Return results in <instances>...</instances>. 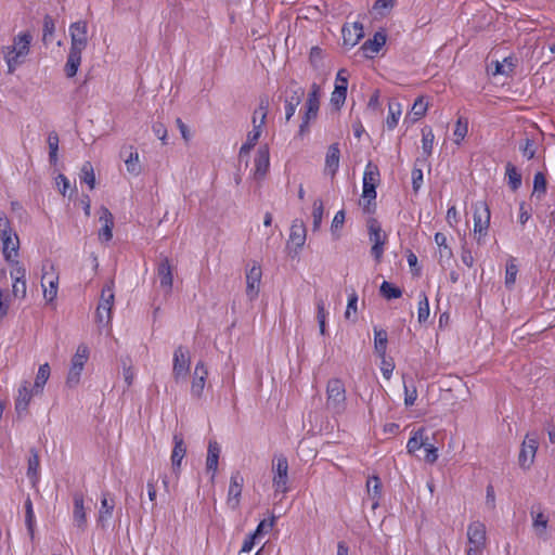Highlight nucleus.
I'll list each match as a JSON object with an SVG mask.
<instances>
[{"label": "nucleus", "mask_w": 555, "mask_h": 555, "mask_svg": "<svg viewBox=\"0 0 555 555\" xmlns=\"http://www.w3.org/2000/svg\"><path fill=\"white\" fill-rule=\"evenodd\" d=\"M33 36L29 31H22L13 37L12 41L1 47L0 53L8 66V74H13L26 62L30 52Z\"/></svg>", "instance_id": "obj_1"}, {"label": "nucleus", "mask_w": 555, "mask_h": 555, "mask_svg": "<svg viewBox=\"0 0 555 555\" xmlns=\"http://www.w3.org/2000/svg\"><path fill=\"white\" fill-rule=\"evenodd\" d=\"M89 347L85 343L79 344L69 361L65 379L66 387L73 389L80 384L81 375L85 370V365L89 360Z\"/></svg>", "instance_id": "obj_2"}, {"label": "nucleus", "mask_w": 555, "mask_h": 555, "mask_svg": "<svg viewBox=\"0 0 555 555\" xmlns=\"http://www.w3.org/2000/svg\"><path fill=\"white\" fill-rule=\"evenodd\" d=\"M474 209V238L478 245L485 243L490 225V209L486 202L479 201L473 205Z\"/></svg>", "instance_id": "obj_3"}, {"label": "nucleus", "mask_w": 555, "mask_h": 555, "mask_svg": "<svg viewBox=\"0 0 555 555\" xmlns=\"http://www.w3.org/2000/svg\"><path fill=\"white\" fill-rule=\"evenodd\" d=\"M326 406L334 413L340 414L346 408V389L338 378H332L326 385Z\"/></svg>", "instance_id": "obj_4"}, {"label": "nucleus", "mask_w": 555, "mask_h": 555, "mask_svg": "<svg viewBox=\"0 0 555 555\" xmlns=\"http://www.w3.org/2000/svg\"><path fill=\"white\" fill-rule=\"evenodd\" d=\"M468 547L466 555H480L487 545V530L483 522L474 520L467 527Z\"/></svg>", "instance_id": "obj_5"}, {"label": "nucleus", "mask_w": 555, "mask_h": 555, "mask_svg": "<svg viewBox=\"0 0 555 555\" xmlns=\"http://www.w3.org/2000/svg\"><path fill=\"white\" fill-rule=\"evenodd\" d=\"M114 283L109 281L101 292L100 301L96 308L95 319L99 324L108 325L112 321V309L114 306Z\"/></svg>", "instance_id": "obj_6"}, {"label": "nucleus", "mask_w": 555, "mask_h": 555, "mask_svg": "<svg viewBox=\"0 0 555 555\" xmlns=\"http://www.w3.org/2000/svg\"><path fill=\"white\" fill-rule=\"evenodd\" d=\"M268 107H269L268 100L267 99L260 100V103L258 106V115L260 116V122L257 124V120H251L253 130L248 132L246 142L241 146L240 157H243V155L248 154L249 151L256 145L257 141L259 140L261 132H262V127L266 124Z\"/></svg>", "instance_id": "obj_7"}, {"label": "nucleus", "mask_w": 555, "mask_h": 555, "mask_svg": "<svg viewBox=\"0 0 555 555\" xmlns=\"http://www.w3.org/2000/svg\"><path fill=\"white\" fill-rule=\"evenodd\" d=\"M272 485L275 493L288 492V462L284 455H276L272 462Z\"/></svg>", "instance_id": "obj_8"}, {"label": "nucleus", "mask_w": 555, "mask_h": 555, "mask_svg": "<svg viewBox=\"0 0 555 555\" xmlns=\"http://www.w3.org/2000/svg\"><path fill=\"white\" fill-rule=\"evenodd\" d=\"M367 229L369 238L372 243L371 254L377 261H379L384 253V246L387 242V235L375 219H370L367 221Z\"/></svg>", "instance_id": "obj_9"}, {"label": "nucleus", "mask_w": 555, "mask_h": 555, "mask_svg": "<svg viewBox=\"0 0 555 555\" xmlns=\"http://www.w3.org/2000/svg\"><path fill=\"white\" fill-rule=\"evenodd\" d=\"M539 447L537 434H527L520 448L518 463L521 468L529 469L534 462V457Z\"/></svg>", "instance_id": "obj_10"}, {"label": "nucleus", "mask_w": 555, "mask_h": 555, "mask_svg": "<svg viewBox=\"0 0 555 555\" xmlns=\"http://www.w3.org/2000/svg\"><path fill=\"white\" fill-rule=\"evenodd\" d=\"M191 357L185 347L179 346L173 352L172 376L176 382L184 380L190 372Z\"/></svg>", "instance_id": "obj_11"}, {"label": "nucleus", "mask_w": 555, "mask_h": 555, "mask_svg": "<svg viewBox=\"0 0 555 555\" xmlns=\"http://www.w3.org/2000/svg\"><path fill=\"white\" fill-rule=\"evenodd\" d=\"M70 49L82 52L88 46V25L85 21H78L69 26Z\"/></svg>", "instance_id": "obj_12"}, {"label": "nucleus", "mask_w": 555, "mask_h": 555, "mask_svg": "<svg viewBox=\"0 0 555 555\" xmlns=\"http://www.w3.org/2000/svg\"><path fill=\"white\" fill-rule=\"evenodd\" d=\"M59 275L55 272L54 266L43 267L41 286L43 288V297L47 301L51 302L57 295Z\"/></svg>", "instance_id": "obj_13"}, {"label": "nucleus", "mask_w": 555, "mask_h": 555, "mask_svg": "<svg viewBox=\"0 0 555 555\" xmlns=\"http://www.w3.org/2000/svg\"><path fill=\"white\" fill-rule=\"evenodd\" d=\"M320 106V87L317 83L311 86V90L308 94V99L306 102V114L304 117V121L300 125L299 133L304 134L308 128V124L311 119H314L318 115Z\"/></svg>", "instance_id": "obj_14"}, {"label": "nucleus", "mask_w": 555, "mask_h": 555, "mask_svg": "<svg viewBox=\"0 0 555 555\" xmlns=\"http://www.w3.org/2000/svg\"><path fill=\"white\" fill-rule=\"evenodd\" d=\"M208 377V367L204 361H198L194 367L191 379V395L193 398L199 399L203 397L206 380Z\"/></svg>", "instance_id": "obj_15"}, {"label": "nucleus", "mask_w": 555, "mask_h": 555, "mask_svg": "<svg viewBox=\"0 0 555 555\" xmlns=\"http://www.w3.org/2000/svg\"><path fill=\"white\" fill-rule=\"evenodd\" d=\"M346 74V69H340L337 73L335 88L331 95V103L336 109H339L346 101L348 88V78Z\"/></svg>", "instance_id": "obj_16"}, {"label": "nucleus", "mask_w": 555, "mask_h": 555, "mask_svg": "<svg viewBox=\"0 0 555 555\" xmlns=\"http://www.w3.org/2000/svg\"><path fill=\"white\" fill-rule=\"evenodd\" d=\"M36 395L35 388L30 386L29 382L24 380L20 385L15 397V411L20 416L27 413L31 398Z\"/></svg>", "instance_id": "obj_17"}, {"label": "nucleus", "mask_w": 555, "mask_h": 555, "mask_svg": "<svg viewBox=\"0 0 555 555\" xmlns=\"http://www.w3.org/2000/svg\"><path fill=\"white\" fill-rule=\"evenodd\" d=\"M1 251L5 260H14L20 256V237L15 231L0 235Z\"/></svg>", "instance_id": "obj_18"}, {"label": "nucleus", "mask_w": 555, "mask_h": 555, "mask_svg": "<svg viewBox=\"0 0 555 555\" xmlns=\"http://www.w3.org/2000/svg\"><path fill=\"white\" fill-rule=\"evenodd\" d=\"M261 276V267L254 262L246 272V295L250 300H254L259 294Z\"/></svg>", "instance_id": "obj_19"}, {"label": "nucleus", "mask_w": 555, "mask_h": 555, "mask_svg": "<svg viewBox=\"0 0 555 555\" xmlns=\"http://www.w3.org/2000/svg\"><path fill=\"white\" fill-rule=\"evenodd\" d=\"M254 178L256 180H262L270 167V152L267 145H261L256 153L254 158Z\"/></svg>", "instance_id": "obj_20"}, {"label": "nucleus", "mask_w": 555, "mask_h": 555, "mask_svg": "<svg viewBox=\"0 0 555 555\" xmlns=\"http://www.w3.org/2000/svg\"><path fill=\"white\" fill-rule=\"evenodd\" d=\"M244 485V478L241 473H233L230 478L227 503L232 509H236L240 504V498Z\"/></svg>", "instance_id": "obj_21"}, {"label": "nucleus", "mask_w": 555, "mask_h": 555, "mask_svg": "<svg viewBox=\"0 0 555 555\" xmlns=\"http://www.w3.org/2000/svg\"><path fill=\"white\" fill-rule=\"evenodd\" d=\"M73 519L78 529L85 531L87 527V515L85 507V499L81 492L73 494Z\"/></svg>", "instance_id": "obj_22"}, {"label": "nucleus", "mask_w": 555, "mask_h": 555, "mask_svg": "<svg viewBox=\"0 0 555 555\" xmlns=\"http://www.w3.org/2000/svg\"><path fill=\"white\" fill-rule=\"evenodd\" d=\"M99 221L102 227L99 230V238L102 242H108L113 237L114 217L111 211L102 206L99 210Z\"/></svg>", "instance_id": "obj_23"}, {"label": "nucleus", "mask_w": 555, "mask_h": 555, "mask_svg": "<svg viewBox=\"0 0 555 555\" xmlns=\"http://www.w3.org/2000/svg\"><path fill=\"white\" fill-rule=\"evenodd\" d=\"M340 160V151L337 143H334L328 146L326 156H325V165H324V173L334 178L339 168Z\"/></svg>", "instance_id": "obj_24"}, {"label": "nucleus", "mask_w": 555, "mask_h": 555, "mask_svg": "<svg viewBox=\"0 0 555 555\" xmlns=\"http://www.w3.org/2000/svg\"><path fill=\"white\" fill-rule=\"evenodd\" d=\"M221 453V448L219 443L215 440H210L208 442L207 448V457H206V469L207 472L211 473V481L215 480L217 470H218V463H219V456Z\"/></svg>", "instance_id": "obj_25"}, {"label": "nucleus", "mask_w": 555, "mask_h": 555, "mask_svg": "<svg viewBox=\"0 0 555 555\" xmlns=\"http://www.w3.org/2000/svg\"><path fill=\"white\" fill-rule=\"evenodd\" d=\"M344 44L354 47L359 40L364 36L362 24L356 22L343 27Z\"/></svg>", "instance_id": "obj_26"}, {"label": "nucleus", "mask_w": 555, "mask_h": 555, "mask_svg": "<svg viewBox=\"0 0 555 555\" xmlns=\"http://www.w3.org/2000/svg\"><path fill=\"white\" fill-rule=\"evenodd\" d=\"M386 38L387 36L384 31H377L372 39L366 40L361 47L365 56L370 59L374 57L386 43Z\"/></svg>", "instance_id": "obj_27"}, {"label": "nucleus", "mask_w": 555, "mask_h": 555, "mask_svg": "<svg viewBox=\"0 0 555 555\" xmlns=\"http://www.w3.org/2000/svg\"><path fill=\"white\" fill-rule=\"evenodd\" d=\"M306 242V227L301 220H295L291 227L288 244L293 245L296 250L300 249Z\"/></svg>", "instance_id": "obj_28"}, {"label": "nucleus", "mask_w": 555, "mask_h": 555, "mask_svg": "<svg viewBox=\"0 0 555 555\" xmlns=\"http://www.w3.org/2000/svg\"><path fill=\"white\" fill-rule=\"evenodd\" d=\"M159 278L160 287L166 292L170 293L173 282L172 268L167 258L160 261L157 270Z\"/></svg>", "instance_id": "obj_29"}, {"label": "nucleus", "mask_w": 555, "mask_h": 555, "mask_svg": "<svg viewBox=\"0 0 555 555\" xmlns=\"http://www.w3.org/2000/svg\"><path fill=\"white\" fill-rule=\"evenodd\" d=\"M428 437L426 435L425 428H420L413 433L412 437L409 439L406 443V452L409 454H415L416 451L427 446Z\"/></svg>", "instance_id": "obj_30"}, {"label": "nucleus", "mask_w": 555, "mask_h": 555, "mask_svg": "<svg viewBox=\"0 0 555 555\" xmlns=\"http://www.w3.org/2000/svg\"><path fill=\"white\" fill-rule=\"evenodd\" d=\"M173 450L171 453V464L173 469H179L181 466V462L186 453V447L184 444L183 438L180 435L173 436Z\"/></svg>", "instance_id": "obj_31"}, {"label": "nucleus", "mask_w": 555, "mask_h": 555, "mask_svg": "<svg viewBox=\"0 0 555 555\" xmlns=\"http://www.w3.org/2000/svg\"><path fill=\"white\" fill-rule=\"evenodd\" d=\"M435 243L438 246L439 261L441 263L449 262L453 256V253L451 247L448 245L447 236L441 232H437L435 234Z\"/></svg>", "instance_id": "obj_32"}, {"label": "nucleus", "mask_w": 555, "mask_h": 555, "mask_svg": "<svg viewBox=\"0 0 555 555\" xmlns=\"http://www.w3.org/2000/svg\"><path fill=\"white\" fill-rule=\"evenodd\" d=\"M382 482L377 476H372L366 481V492L372 500V508L375 509L379 505Z\"/></svg>", "instance_id": "obj_33"}, {"label": "nucleus", "mask_w": 555, "mask_h": 555, "mask_svg": "<svg viewBox=\"0 0 555 555\" xmlns=\"http://www.w3.org/2000/svg\"><path fill=\"white\" fill-rule=\"evenodd\" d=\"M115 504L113 500H108L106 494H103L101 499V507L99 511L98 522L102 528L106 527L107 521L113 515Z\"/></svg>", "instance_id": "obj_34"}, {"label": "nucleus", "mask_w": 555, "mask_h": 555, "mask_svg": "<svg viewBox=\"0 0 555 555\" xmlns=\"http://www.w3.org/2000/svg\"><path fill=\"white\" fill-rule=\"evenodd\" d=\"M402 115V105L397 101H390L388 104V116L386 118V127L392 130L397 127Z\"/></svg>", "instance_id": "obj_35"}, {"label": "nucleus", "mask_w": 555, "mask_h": 555, "mask_svg": "<svg viewBox=\"0 0 555 555\" xmlns=\"http://www.w3.org/2000/svg\"><path fill=\"white\" fill-rule=\"evenodd\" d=\"M81 53L82 52L69 50L67 61L64 67L65 75L68 78H72L77 74L78 68L81 64Z\"/></svg>", "instance_id": "obj_36"}, {"label": "nucleus", "mask_w": 555, "mask_h": 555, "mask_svg": "<svg viewBox=\"0 0 555 555\" xmlns=\"http://www.w3.org/2000/svg\"><path fill=\"white\" fill-rule=\"evenodd\" d=\"M39 455L35 450L30 451V456L28 459V467H27V476L31 481L33 486H36L39 480Z\"/></svg>", "instance_id": "obj_37"}, {"label": "nucleus", "mask_w": 555, "mask_h": 555, "mask_svg": "<svg viewBox=\"0 0 555 555\" xmlns=\"http://www.w3.org/2000/svg\"><path fill=\"white\" fill-rule=\"evenodd\" d=\"M374 350L379 358H384L387 351V333L382 328H374Z\"/></svg>", "instance_id": "obj_38"}, {"label": "nucleus", "mask_w": 555, "mask_h": 555, "mask_svg": "<svg viewBox=\"0 0 555 555\" xmlns=\"http://www.w3.org/2000/svg\"><path fill=\"white\" fill-rule=\"evenodd\" d=\"M49 377H50V365L48 363H43L39 366V370H38L34 386H33L35 388L36 393L42 392L43 387H44L46 383L48 382Z\"/></svg>", "instance_id": "obj_39"}, {"label": "nucleus", "mask_w": 555, "mask_h": 555, "mask_svg": "<svg viewBox=\"0 0 555 555\" xmlns=\"http://www.w3.org/2000/svg\"><path fill=\"white\" fill-rule=\"evenodd\" d=\"M505 173L508 180V185L513 191H516L521 185V175L517 168L512 164L507 163L505 166Z\"/></svg>", "instance_id": "obj_40"}, {"label": "nucleus", "mask_w": 555, "mask_h": 555, "mask_svg": "<svg viewBox=\"0 0 555 555\" xmlns=\"http://www.w3.org/2000/svg\"><path fill=\"white\" fill-rule=\"evenodd\" d=\"M532 515V527L535 533L540 537L545 534L548 518L542 512H531Z\"/></svg>", "instance_id": "obj_41"}, {"label": "nucleus", "mask_w": 555, "mask_h": 555, "mask_svg": "<svg viewBox=\"0 0 555 555\" xmlns=\"http://www.w3.org/2000/svg\"><path fill=\"white\" fill-rule=\"evenodd\" d=\"M302 95H304V89L297 88V90L294 91V95L291 96L289 100H287L286 107H285V109H286V114H285L286 115L285 116L286 120H289L294 116V114L296 112V108H297V106L299 105V103L301 101Z\"/></svg>", "instance_id": "obj_42"}, {"label": "nucleus", "mask_w": 555, "mask_h": 555, "mask_svg": "<svg viewBox=\"0 0 555 555\" xmlns=\"http://www.w3.org/2000/svg\"><path fill=\"white\" fill-rule=\"evenodd\" d=\"M468 132V121L462 117H460L455 122V128L453 131V141L455 144H461L465 139Z\"/></svg>", "instance_id": "obj_43"}, {"label": "nucleus", "mask_w": 555, "mask_h": 555, "mask_svg": "<svg viewBox=\"0 0 555 555\" xmlns=\"http://www.w3.org/2000/svg\"><path fill=\"white\" fill-rule=\"evenodd\" d=\"M324 205L321 199H315L312 205V230L318 231L322 223Z\"/></svg>", "instance_id": "obj_44"}, {"label": "nucleus", "mask_w": 555, "mask_h": 555, "mask_svg": "<svg viewBox=\"0 0 555 555\" xmlns=\"http://www.w3.org/2000/svg\"><path fill=\"white\" fill-rule=\"evenodd\" d=\"M379 171L376 165L369 163L363 173L364 185H375L378 182Z\"/></svg>", "instance_id": "obj_45"}, {"label": "nucleus", "mask_w": 555, "mask_h": 555, "mask_svg": "<svg viewBox=\"0 0 555 555\" xmlns=\"http://www.w3.org/2000/svg\"><path fill=\"white\" fill-rule=\"evenodd\" d=\"M422 151L426 157H429L433 153L435 135L433 133V130L427 127L422 130Z\"/></svg>", "instance_id": "obj_46"}, {"label": "nucleus", "mask_w": 555, "mask_h": 555, "mask_svg": "<svg viewBox=\"0 0 555 555\" xmlns=\"http://www.w3.org/2000/svg\"><path fill=\"white\" fill-rule=\"evenodd\" d=\"M430 314L428 297L425 293L420 294L417 319L420 323H425Z\"/></svg>", "instance_id": "obj_47"}, {"label": "nucleus", "mask_w": 555, "mask_h": 555, "mask_svg": "<svg viewBox=\"0 0 555 555\" xmlns=\"http://www.w3.org/2000/svg\"><path fill=\"white\" fill-rule=\"evenodd\" d=\"M490 67L492 75H508L514 67V63L511 59L505 57L502 62L495 61Z\"/></svg>", "instance_id": "obj_48"}, {"label": "nucleus", "mask_w": 555, "mask_h": 555, "mask_svg": "<svg viewBox=\"0 0 555 555\" xmlns=\"http://www.w3.org/2000/svg\"><path fill=\"white\" fill-rule=\"evenodd\" d=\"M25 511H26V515H25L26 527H27L28 533L30 535V539H34L36 521H35V514H34V509H33V503L29 498L25 501Z\"/></svg>", "instance_id": "obj_49"}, {"label": "nucleus", "mask_w": 555, "mask_h": 555, "mask_svg": "<svg viewBox=\"0 0 555 555\" xmlns=\"http://www.w3.org/2000/svg\"><path fill=\"white\" fill-rule=\"evenodd\" d=\"M428 109V103L425 101L424 96H418L412 108H411V115L413 116V121H416L425 116L426 112Z\"/></svg>", "instance_id": "obj_50"}, {"label": "nucleus", "mask_w": 555, "mask_h": 555, "mask_svg": "<svg viewBox=\"0 0 555 555\" xmlns=\"http://www.w3.org/2000/svg\"><path fill=\"white\" fill-rule=\"evenodd\" d=\"M80 179L89 185L91 190L95 186L94 170L90 162H86L80 170Z\"/></svg>", "instance_id": "obj_51"}, {"label": "nucleus", "mask_w": 555, "mask_h": 555, "mask_svg": "<svg viewBox=\"0 0 555 555\" xmlns=\"http://www.w3.org/2000/svg\"><path fill=\"white\" fill-rule=\"evenodd\" d=\"M127 171L133 176L141 172V164L138 152H131L129 157L125 160Z\"/></svg>", "instance_id": "obj_52"}, {"label": "nucleus", "mask_w": 555, "mask_h": 555, "mask_svg": "<svg viewBox=\"0 0 555 555\" xmlns=\"http://www.w3.org/2000/svg\"><path fill=\"white\" fill-rule=\"evenodd\" d=\"M59 135L56 132H50L48 135V145H49V158L50 162L55 164L57 162V151H59Z\"/></svg>", "instance_id": "obj_53"}, {"label": "nucleus", "mask_w": 555, "mask_h": 555, "mask_svg": "<svg viewBox=\"0 0 555 555\" xmlns=\"http://www.w3.org/2000/svg\"><path fill=\"white\" fill-rule=\"evenodd\" d=\"M396 0H376L373 11L379 16H386L395 7Z\"/></svg>", "instance_id": "obj_54"}, {"label": "nucleus", "mask_w": 555, "mask_h": 555, "mask_svg": "<svg viewBox=\"0 0 555 555\" xmlns=\"http://www.w3.org/2000/svg\"><path fill=\"white\" fill-rule=\"evenodd\" d=\"M5 261L12 266L10 275L13 279V281L25 280L26 270L23 267V264L18 261V258H15L14 260H5Z\"/></svg>", "instance_id": "obj_55"}, {"label": "nucleus", "mask_w": 555, "mask_h": 555, "mask_svg": "<svg viewBox=\"0 0 555 555\" xmlns=\"http://www.w3.org/2000/svg\"><path fill=\"white\" fill-rule=\"evenodd\" d=\"M517 272H518V268L515 263V260L511 259L506 263V271H505V285L507 287H511L512 285H514V283L516 281Z\"/></svg>", "instance_id": "obj_56"}, {"label": "nucleus", "mask_w": 555, "mask_h": 555, "mask_svg": "<svg viewBox=\"0 0 555 555\" xmlns=\"http://www.w3.org/2000/svg\"><path fill=\"white\" fill-rule=\"evenodd\" d=\"M380 293L384 297L388 299L399 298L402 295L401 291L398 287H395L392 284L388 282H383V284L380 285Z\"/></svg>", "instance_id": "obj_57"}, {"label": "nucleus", "mask_w": 555, "mask_h": 555, "mask_svg": "<svg viewBox=\"0 0 555 555\" xmlns=\"http://www.w3.org/2000/svg\"><path fill=\"white\" fill-rule=\"evenodd\" d=\"M11 305V294L8 289L0 291V320L3 319Z\"/></svg>", "instance_id": "obj_58"}, {"label": "nucleus", "mask_w": 555, "mask_h": 555, "mask_svg": "<svg viewBox=\"0 0 555 555\" xmlns=\"http://www.w3.org/2000/svg\"><path fill=\"white\" fill-rule=\"evenodd\" d=\"M27 293L26 280H16L12 284V294L16 298H25Z\"/></svg>", "instance_id": "obj_59"}, {"label": "nucleus", "mask_w": 555, "mask_h": 555, "mask_svg": "<svg viewBox=\"0 0 555 555\" xmlns=\"http://www.w3.org/2000/svg\"><path fill=\"white\" fill-rule=\"evenodd\" d=\"M546 191V179L542 172H537L533 178V192L545 193Z\"/></svg>", "instance_id": "obj_60"}, {"label": "nucleus", "mask_w": 555, "mask_h": 555, "mask_svg": "<svg viewBox=\"0 0 555 555\" xmlns=\"http://www.w3.org/2000/svg\"><path fill=\"white\" fill-rule=\"evenodd\" d=\"M425 450V462L429 464H434L438 459V448H436L434 444L429 443L427 440V446H424Z\"/></svg>", "instance_id": "obj_61"}, {"label": "nucleus", "mask_w": 555, "mask_h": 555, "mask_svg": "<svg viewBox=\"0 0 555 555\" xmlns=\"http://www.w3.org/2000/svg\"><path fill=\"white\" fill-rule=\"evenodd\" d=\"M357 302H358V296L353 293L347 304V309L345 311V318L350 320L352 319V315L354 317L357 313Z\"/></svg>", "instance_id": "obj_62"}, {"label": "nucleus", "mask_w": 555, "mask_h": 555, "mask_svg": "<svg viewBox=\"0 0 555 555\" xmlns=\"http://www.w3.org/2000/svg\"><path fill=\"white\" fill-rule=\"evenodd\" d=\"M380 360L382 374L386 379H389L393 372L395 364L391 360L386 359V356H384V358H380Z\"/></svg>", "instance_id": "obj_63"}, {"label": "nucleus", "mask_w": 555, "mask_h": 555, "mask_svg": "<svg viewBox=\"0 0 555 555\" xmlns=\"http://www.w3.org/2000/svg\"><path fill=\"white\" fill-rule=\"evenodd\" d=\"M519 149L522 155L528 159H532L535 155L534 144L530 139H526L525 143L520 145Z\"/></svg>", "instance_id": "obj_64"}]
</instances>
